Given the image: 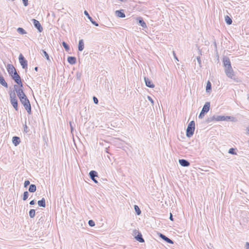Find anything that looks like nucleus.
Here are the masks:
<instances>
[{
  "label": "nucleus",
  "mask_w": 249,
  "mask_h": 249,
  "mask_svg": "<svg viewBox=\"0 0 249 249\" xmlns=\"http://www.w3.org/2000/svg\"><path fill=\"white\" fill-rule=\"evenodd\" d=\"M20 102L24 106L25 109L29 114L32 113L31 105L29 100L28 99L27 96L23 98L19 99Z\"/></svg>",
  "instance_id": "obj_2"
},
{
  "label": "nucleus",
  "mask_w": 249,
  "mask_h": 249,
  "mask_svg": "<svg viewBox=\"0 0 249 249\" xmlns=\"http://www.w3.org/2000/svg\"><path fill=\"white\" fill-rule=\"evenodd\" d=\"M36 190V185L33 184L30 185L28 191L30 193H34Z\"/></svg>",
  "instance_id": "obj_25"
},
{
  "label": "nucleus",
  "mask_w": 249,
  "mask_h": 249,
  "mask_svg": "<svg viewBox=\"0 0 249 249\" xmlns=\"http://www.w3.org/2000/svg\"><path fill=\"white\" fill-rule=\"evenodd\" d=\"M225 117L224 115L215 116V121H225Z\"/></svg>",
  "instance_id": "obj_26"
},
{
  "label": "nucleus",
  "mask_w": 249,
  "mask_h": 249,
  "mask_svg": "<svg viewBox=\"0 0 249 249\" xmlns=\"http://www.w3.org/2000/svg\"><path fill=\"white\" fill-rule=\"evenodd\" d=\"M178 162L180 165L183 167H188L190 164L189 161L185 159H179Z\"/></svg>",
  "instance_id": "obj_16"
},
{
  "label": "nucleus",
  "mask_w": 249,
  "mask_h": 249,
  "mask_svg": "<svg viewBox=\"0 0 249 249\" xmlns=\"http://www.w3.org/2000/svg\"><path fill=\"white\" fill-rule=\"evenodd\" d=\"M13 143L15 145L17 146L20 142V139L19 137L18 136H14L12 138Z\"/></svg>",
  "instance_id": "obj_18"
},
{
  "label": "nucleus",
  "mask_w": 249,
  "mask_h": 249,
  "mask_svg": "<svg viewBox=\"0 0 249 249\" xmlns=\"http://www.w3.org/2000/svg\"><path fill=\"white\" fill-rule=\"evenodd\" d=\"M205 114L206 113L205 112H203L201 110L200 114H199L198 118L200 119L202 118L204 116Z\"/></svg>",
  "instance_id": "obj_39"
},
{
  "label": "nucleus",
  "mask_w": 249,
  "mask_h": 249,
  "mask_svg": "<svg viewBox=\"0 0 249 249\" xmlns=\"http://www.w3.org/2000/svg\"><path fill=\"white\" fill-rule=\"evenodd\" d=\"M42 53L41 54L43 55H44V56L46 57V59L49 61H51V60L50 59V57H49V54H48V53L46 52V51L44 50H42Z\"/></svg>",
  "instance_id": "obj_28"
},
{
  "label": "nucleus",
  "mask_w": 249,
  "mask_h": 249,
  "mask_svg": "<svg viewBox=\"0 0 249 249\" xmlns=\"http://www.w3.org/2000/svg\"><path fill=\"white\" fill-rule=\"evenodd\" d=\"M246 249H249V243L246 242L245 246Z\"/></svg>",
  "instance_id": "obj_46"
},
{
  "label": "nucleus",
  "mask_w": 249,
  "mask_h": 249,
  "mask_svg": "<svg viewBox=\"0 0 249 249\" xmlns=\"http://www.w3.org/2000/svg\"><path fill=\"white\" fill-rule=\"evenodd\" d=\"M195 129V122L194 121H191L188 125L186 135L188 138L191 137L194 133Z\"/></svg>",
  "instance_id": "obj_4"
},
{
  "label": "nucleus",
  "mask_w": 249,
  "mask_h": 249,
  "mask_svg": "<svg viewBox=\"0 0 249 249\" xmlns=\"http://www.w3.org/2000/svg\"><path fill=\"white\" fill-rule=\"evenodd\" d=\"M67 61L70 64L73 65L76 62V58L74 56H68Z\"/></svg>",
  "instance_id": "obj_20"
},
{
  "label": "nucleus",
  "mask_w": 249,
  "mask_h": 249,
  "mask_svg": "<svg viewBox=\"0 0 249 249\" xmlns=\"http://www.w3.org/2000/svg\"><path fill=\"white\" fill-rule=\"evenodd\" d=\"M88 224L89 226L90 227H93L95 226V223L93 220H89L88 222Z\"/></svg>",
  "instance_id": "obj_37"
},
{
  "label": "nucleus",
  "mask_w": 249,
  "mask_h": 249,
  "mask_svg": "<svg viewBox=\"0 0 249 249\" xmlns=\"http://www.w3.org/2000/svg\"><path fill=\"white\" fill-rule=\"evenodd\" d=\"M17 32L21 35H24V34H27V32H26V31L23 28H22L21 27H18L17 29Z\"/></svg>",
  "instance_id": "obj_29"
},
{
  "label": "nucleus",
  "mask_w": 249,
  "mask_h": 249,
  "mask_svg": "<svg viewBox=\"0 0 249 249\" xmlns=\"http://www.w3.org/2000/svg\"><path fill=\"white\" fill-rule=\"evenodd\" d=\"M246 130H247V134H249V126H248V127H247Z\"/></svg>",
  "instance_id": "obj_50"
},
{
  "label": "nucleus",
  "mask_w": 249,
  "mask_h": 249,
  "mask_svg": "<svg viewBox=\"0 0 249 249\" xmlns=\"http://www.w3.org/2000/svg\"><path fill=\"white\" fill-rule=\"evenodd\" d=\"M159 235L160 237L162 240H163L167 243L171 244H173L174 243L173 241H172L171 239H170V238H169L168 237L166 236L165 235H164L161 233H160L159 234Z\"/></svg>",
  "instance_id": "obj_12"
},
{
  "label": "nucleus",
  "mask_w": 249,
  "mask_h": 249,
  "mask_svg": "<svg viewBox=\"0 0 249 249\" xmlns=\"http://www.w3.org/2000/svg\"><path fill=\"white\" fill-rule=\"evenodd\" d=\"M115 13L116 16L119 18H124L125 17V15L123 10H117Z\"/></svg>",
  "instance_id": "obj_19"
},
{
  "label": "nucleus",
  "mask_w": 249,
  "mask_h": 249,
  "mask_svg": "<svg viewBox=\"0 0 249 249\" xmlns=\"http://www.w3.org/2000/svg\"><path fill=\"white\" fill-rule=\"evenodd\" d=\"M62 44V46L65 48L66 51L68 52L70 50V46L66 42H65V41H63Z\"/></svg>",
  "instance_id": "obj_31"
},
{
  "label": "nucleus",
  "mask_w": 249,
  "mask_h": 249,
  "mask_svg": "<svg viewBox=\"0 0 249 249\" xmlns=\"http://www.w3.org/2000/svg\"><path fill=\"white\" fill-rule=\"evenodd\" d=\"M145 85L149 88H153L155 87L154 84L152 83V81L148 77H144V78Z\"/></svg>",
  "instance_id": "obj_11"
},
{
  "label": "nucleus",
  "mask_w": 249,
  "mask_h": 249,
  "mask_svg": "<svg viewBox=\"0 0 249 249\" xmlns=\"http://www.w3.org/2000/svg\"><path fill=\"white\" fill-rule=\"evenodd\" d=\"M225 20L226 23L228 25L231 24L232 22L231 18L229 16H227V15L226 16H225Z\"/></svg>",
  "instance_id": "obj_27"
},
{
  "label": "nucleus",
  "mask_w": 249,
  "mask_h": 249,
  "mask_svg": "<svg viewBox=\"0 0 249 249\" xmlns=\"http://www.w3.org/2000/svg\"><path fill=\"white\" fill-rule=\"evenodd\" d=\"M24 131L26 133L29 132L28 127L26 124L24 125Z\"/></svg>",
  "instance_id": "obj_41"
},
{
  "label": "nucleus",
  "mask_w": 249,
  "mask_h": 249,
  "mask_svg": "<svg viewBox=\"0 0 249 249\" xmlns=\"http://www.w3.org/2000/svg\"><path fill=\"white\" fill-rule=\"evenodd\" d=\"M210 103L206 102L205 105L203 106V108L202 109V111L205 113H207L210 110Z\"/></svg>",
  "instance_id": "obj_17"
},
{
  "label": "nucleus",
  "mask_w": 249,
  "mask_h": 249,
  "mask_svg": "<svg viewBox=\"0 0 249 249\" xmlns=\"http://www.w3.org/2000/svg\"><path fill=\"white\" fill-rule=\"evenodd\" d=\"M93 102H94V104H98V99H97V97H96L95 96H93Z\"/></svg>",
  "instance_id": "obj_40"
},
{
  "label": "nucleus",
  "mask_w": 249,
  "mask_h": 249,
  "mask_svg": "<svg viewBox=\"0 0 249 249\" xmlns=\"http://www.w3.org/2000/svg\"><path fill=\"white\" fill-rule=\"evenodd\" d=\"M11 77L15 83H17L21 80L20 76L18 73L17 71H14V73L11 75Z\"/></svg>",
  "instance_id": "obj_10"
},
{
  "label": "nucleus",
  "mask_w": 249,
  "mask_h": 249,
  "mask_svg": "<svg viewBox=\"0 0 249 249\" xmlns=\"http://www.w3.org/2000/svg\"><path fill=\"white\" fill-rule=\"evenodd\" d=\"M38 67H36L35 68V70L36 71H38Z\"/></svg>",
  "instance_id": "obj_51"
},
{
  "label": "nucleus",
  "mask_w": 249,
  "mask_h": 249,
  "mask_svg": "<svg viewBox=\"0 0 249 249\" xmlns=\"http://www.w3.org/2000/svg\"><path fill=\"white\" fill-rule=\"evenodd\" d=\"M213 121H215V116L208 118L206 120V122L209 123Z\"/></svg>",
  "instance_id": "obj_36"
},
{
  "label": "nucleus",
  "mask_w": 249,
  "mask_h": 249,
  "mask_svg": "<svg viewBox=\"0 0 249 249\" xmlns=\"http://www.w3.org/2000/svg\"><path fill=\"white\" fill-rule=\"evenodd\" d=\"M84 13L93 25H94L95 26H99L98 23L93 19V18L89 16L88 12L86 10L84 11Z\"/></svg>",
  "instance_id": "obj_15"
},
{
  "label": "nucleus",
  "mask_w": 249,
  "mask_h": 249,
  "mask_svg": "<svg viewBox=\"0 0 249 249\" xmlns=\"http://www.w3.org/2000/svg\"><path fill=\"white\" fill-rule=\"evenodd\" d=\"M7 69L8 72L10 76L14 73V71H17L14 66L12 64H8Z\"/></svg>",
  "instance_id": "obj_14"
},
{
  "label": "nucleus",
  "mask_w": 249,
  "mask_h": 249,
  "mask_svg": "<svg viewBox=\"0 0 249 249\" xmlns=\"http://www.w3.org/2000/svg\"><path fill=\"white\" fill-rule=\"evenodd\" d=\"M77 77L78 79H80V75L79 76H78V75H77Z\"/></svg>",
  "instance_id": "obj_52"
},
{
  "label": "nucleus",
  "mask_w": 249,
  "mask_h": 249,
  "mask_svg": "<svg viewBox=\"0 0 249 249\" xmlns=\"http://www.w3.org/2000/svg\"><path fill=\"white\" fill-rule=\"evenodd\" d=\"M70 127H71V131L72 132V131L73 130V127L72 126L71 122H70Z\"/></svg>",
  "instance_id": "obj_47"
},
{
  "label": "nucleus",
  "mask_w": 249,
  "mask_h": 249,
  "mask_svg": "<svg viewBox=\"0 0 249 249\" xmlns=\"http://www.w3.org/2000/svg\"><path fill=\"white\" fill-rule=\"evenodd\" d=\"M224 67L225 68V72L227 76L231 79H233L236 82H239V80L237 77H236L233 70L231 66V63L230 59L228 57H224L222 60Z\"/></svg>",
  "instance_id": "obj_1"
},
{
  "label": "nucleus",
  "mask_w": 249,
  "mask_h": 249,
  "mask_svg": "<svg viewBox=\"0 0 249 249\" xmlns=\"http://www.w3.org/2000/svg\"><path fill=\"white\" fill-rule=\"evenodd\" d=\"M134 207L136 214L138 215H140L141 213V211L139 208V206L136 205H135Z\"/></svg>",
  "instance_id": "obj_30"
},
{
  "label": "nucleus",
  "mask_w": 249,
  "mask_h": 249,
  "mask_svg": "<svg viewBox=\"0 0 249 249\" xmlns=\"http://www.w3.org/2000/svg\"><path fill=\"white\" fill-rule=\"evenodd\" d=\"M36 211L34 209H31L29 211V214L31 218H34L35 216Z\"/></svg>",
  "instance_id": "obj_32"
},
{
  "label": "nucleus",
  "mask_w": 249,
  "mask_h": 249,
  "mask_svg": "<svg viewBox=\"0 0 249 249\" xmlns=\"http://www.w3.org/2000/svg\"><path fill=\"white\" fill-rule=\"evenodd\" d=\"M84 48V43L83 39H80L79 41L78 49L79 51H82Z\"/></svg>",
  "instance_id": "obj_21"
},
{
  "label": "nucleus",
  "mask_w": 249,
  "mask_h": 249,
  "mask_svg": "<svg viewBox=\"0 0 249 249\" xmlns=\"http://www.w3.org/2000/svg\"><path fill=\"white\" fill-rule=\"evenodd\" d=\"M30 181L28 180H26L24 181V187L26 188L28 185H30Z\"/></svg>",
  "instance_id": "obj_38"
},
{
  "label": "nucleus",
  "mask_w": 249,
  "mask_h": 249,
  "mask_svg": "<svg viewBox=\"0 0 249 249\" xmlns=\"http://www.w3.org/2000/svg\"><path fill=\"white\" fill-rule=\"evenodd\" d=\"M136 20L138 24L140 25H141L142 28H147L146 24L142 17H139L137 18Z\"/></svg>",
  "instance_id": "obj_13"
},
{
  "label": "nucleus",
  "mask_w": 249,
  "mask_h": 249,
  "mask_svg": "<svg viewBox=\"0 0 249 249\" xmlns=\"http://www.w3.org/2000/svg\"><path fill=\"white\" fill-rule=\"evenodd\" d=\"M169 219L171 221H174V218H173L172 214L171 213H170Z\"/></svg>",
  "instance_id": "obj_48"
},
{
  "label": "nucleus",
  "mask_w": 249,
  "mask_h": 249,
  "mask_svg": "<svg viewBox=\"0 0 249 249\" xmlns=\"http://www.w3.org/2000/svg\"><path fill=\"white\" fill-rule=\"evenodd\" d=\"M225 121H231L232 122H235L237 121V119L233 116H225Z\"/></svg>",
  "instance_id": "obj_23"
},
{
  "label": "nucleus",
  "mask_w": 249,
  "mask_h": 249,
  "mask_svg": "<svg viewBox=\"0 0 249 249\" xmlns=\"http://www.w3.org/2000/svg\"><path fill=\"white\" fill-rule=\"evenodd\" d=\"M29 196V193L28 191H25L23 193V196H22V199L23 200L25 201L27 200Z\"/></svg>",
  "instance_id": "obj_34"
},
{
  "label": "nucleus",
  "mask_w": 249,
  "mask_h": 249,
  "mask_svg": "<svg viewBox=\"0 0 249 249\" xmlns=\"http://www.w3.org/2000/svg\"><path fill=\"white\" fill-rule=\"evenodd\" d=\"M212 90V84L211 83L208 81L207 82L206 87V91L208 93H210Z\"/></svg>",
  "instance_id": "obj_24"
},
{
  "label": "nucleus",
  "mask_w": 249,
  "mask_h": 249,
  "mask_svg": "<svg viewBox=\"0 0 249 249\" xmlns=\"http://www.w3.org/2000/svg\"><path fill=\"white\" fill-rule=\"evenodd\" d=\"M19 62L22 66V68L24 69H27L28 62L26 59L24 58V56L20 53L19 55Z\"/></svg>",
  "instance_id": "obj_6"
},
{
  "label": "nucleus",
  "mask_w": 249,
  "mask_h": 249,
  "mask_svg": "<svg viewBox=\"0 0 249 249\" xmlns=\"http://www.w3.org/2000/svg\"><path fill=\"white\" fill-rule=\"evenodd\" d=\"M196 59H197V61L198 62V63H199V65H201V58H200V56H197L196 57Z\"/></svg>",
  "instance_id": "obj_44"
},
{
  "label": "nucleus",
  "mask_w": 249,
  "mask_h": 249,
  "mask_svg": "<svg viewBox=\"0 0 249 249\" xmlns=\"http://www.w3.org/2000/svg\"><path fill=\"white\" fill-rule=\"evenodd\" d=\"M147 98H148V100H149V101L151 102V103L152 104V105H154V100L152 99V98L150 96H147Z\"/></svg>",
  "instance_id": "obj_43"
},
{
  "label": "nucleus",
  "mask_w": 249,
  "mask_h": 249,
  "mask_svg": "<svg viewBox=\"0 0 249 249\" xmlns=\"http://www.w3.org/2000/svg\"><path fill=\"white\" fill-rule=\"evenodd\" d=\"M14 88L15 89L14 91H15L16 92L17 96L18 97L19 99L26 96L25 93L23 91V89H18V85H14Z\"/></svg>",
  "instance_id": "obj_5"
},
{
  "label": "nucleus",
  "mask_w": 249,
  "mask_h": 249,
  "mask_svg": "<svg viewBox=\"0 0 249 249\" xmlns=\"http://www.w3.org/2000/svg\"><path fill=\"white\" fill-rule=\"evenodd\" d=\"M134 233L136 234V233H138L137 235L135 236V239L136 240L139 241L140 243H143L144 242V240L142 237V233L139 232L138 231H137L136 230H134L133 231Z\"/></svg>",
  "instance_id": "obj_8"
},
{
  "label": "nucleus",
  "mask_w": 249,
  "mask_h": 249,
  "mask_svg": "<svg viewBox=\"0 0 249 249\" xmlns=\"http://www.w3.org/2000/svg\"><path fill=\"white\" fill-rule=\"evenodd\" d=\"M35 203H36V201L35 200H32L30 202L29 204L31 205H34L35 204Z\"/></svg>",
  "instance_id": "obj_45"
},
{
  "label": "nucleus",
  "mask_w": 249,
  "mask_h": 249,
  "mask_svg": "<svg viewBox=\"0 0 249 249\" xmlns=\"http://www.w3.org/2000/svg\"><path fill=\"white\" fill-rule=\"evenodd\" d=\"M18 86V89H23V84L22 82V80H20L16 83Z\"/></svg>",
  "instance_id": "obj_33"
},
{
  "label": "nucleus",
  "mask_w": 249,
  "mask_h": 249,
  "mask_svg": "<svg viewBox=\"0 0 249 249\" xmlns=\"http://www.w3.org/2000/svg\"><path fill=\"white\" fill-rule=\"evenodd\" d=\"M37 204L39 207L45 208L46 207L45 199L44 197L37 201Z\"/></svg>",
  "instance_id": "obj_22"
},
{
  "label": "nucleus",
  "mask_w": 249,
  "mask_h": 249,
  "mask_svg": "<svg viewBox=\"0 0 249 249\" xmlns=\"http://www.w3.org/2000/svg\"><path fill=\"white\" fill-rule=\"evenodd\" d=\"M23 5L24 6H27L28 5V0H22Z\"/></svg>",
  "instance_id": "obj_42"
},
{
  "label": "nucleus",
  "mask_w": 249,
  "mask_h": 249,
  "mask_svg": "<svg viewBox=\"0 0 249 249\" xmlns=\"http://www.w3.org/2000/svg\"><path fill=\"white\" fill-rule=\"evenodd\" d=\"M31 20L34 26L37 29L38 31L40 33L42 32L43 31V28L39 21L34 18H33Z\"/></svg>",
  "instance_id": "obj_7"
},
{
  "label": "nucleus",
  "mask_w": 249,
  "mask_h": 249,
  "mask_svg": "<svg viewBox=\"0 0 249 249\" xmlns=\"http://www.w3.org/2000/svg\"><path fill=\"white\" fill-rule=\"evenodd\" d=\"M89 176L91 179L95 183H97L98 181L95 178V177H98V173L94 170H92L89 173Z\"/></svg>",
  "instance_id": "obj_9"
},
{
  "label": "nucleus",
  "mask_w": 249,
  "mask_h": 249,
  "mask_svg": "<svg viewBox=\"0 0 249 249\" xmlns=\"http://www.w3.org/2000/svg\"><path fill=\"white\" fill-rule=\"evenodd\" d=\"M173 54H174V58L175 59H176V60H177L178 61V57H177L175 53L174 52H173Z\"/></svg>",
  "instance_id": "obj_49"
},
{
  "label": "nucleus",
  "mask_w": 249,
  "mask_h": 249,
  "mask_svg": "<svg viewBox=\"0 0 249 249\" xmlns=\"http://www.w3.org/2000/svg\"><path fill=\"white\" fill-rule=\"evenodd\" d=\"M10 103L16 111H18V101L14 91L9 92Z\"/></svg>",
  "instance_id": "obj_3"
},
{
  "label": "nucleus",
  "mask_w": 249,
  "mask_h": 249,
  "mask_svg": "<svg viewBox=\"0 0 249 249\" xmlns=\"http://www.w3.org/2000/svg\"><path fill=\"white\" fill-rule=\"evenodd\" d=\"M236 148H231L228 151V153L229 154H232V155H236L237 153L236 152Z\"/></svg>",
  "instance_id": "obj_35"
}]
</instances>
